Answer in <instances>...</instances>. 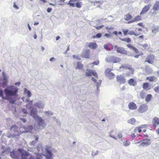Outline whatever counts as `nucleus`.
I'll use <instances>...</instances> for the list:
<instances>
[{"label": "nucleus", "instance_id": "50", "mask_svg": "<svg viewBox=\"0 0 159 159\" xmlns=\"http://www.w3.org/2000/svg\"><path fill=\"white\" fill-rule=\"evenodd\" d=\"M102 34L101 33H99L97 34L95 36H94V38H100L101 37Z\"/></svg>", "mask_w": 159, "mask_h": 159}, {"label": "nucleus", "instance_id": "34", "mask_svg": "<svg viewBox=\"0 0 159 159\" xmlns=\"http://www.w3.org/2000/svg\"><path fill=\"white\" fill-rule=\"evenodd\" d=\"M152 97V95L151 94H148L147 95L145 101L148 102H149L151 100Z\"/></svg>", "mask_w": 159, "mask_h": 159}, {"label": "nucleus", "instance_id": "43", "mask_svg": "<svg viewBox=\"0 0 159 159\" xmlns=\"http://www.w3.org/2000/svg\"><path fill=\"white\" fill-rule=\"evenodd\" d=\"M98 150L93 151L92 152V155L93 156H95L98 154Z\"/></svg>", "mask_w": 159, "mask_h": 159}, {"label": "nucleus", "instance_id": "23", "mask_svg": "<svg viewBox=\"0 0 159 159\" xmlns=\"http://www.w3.org/2000/svg\"><path fill=\"white\" fill-rule=\"evenodd\" d=\"M82 56L85 58H89V50L83 51L82 52Z\"/></svg>", "mask_w": 159, "mask_h": 159}, {"label": "nucleus", "instance_id": "32", "mask_svg": "<svg viewBox=\"0 0 159 159\" xmlns=\"http://www.w3.org/2000/svg\"><path fill=\"white\" fill-rule=\"evenodd\" d=\"M120 39L121 41L125 42L127 43H129L131 42V39L129 38H127L123 39L120 38Z\"/></svg>", "mask_w": 159, "mask_h": 159}, {"label": "nucleus", "instance_id": "2", "mask_svg": "<svg viewBox=\"0 0 159 159\" xmlns=\"http://www.w3.org/2000/svg\"><path fill=\"white\" fill-rule=\"evenodd\" d=\"M45 154L43 156L41 155L39 153H35L37 159H53L51 158L52 153L49 147L46 146L45 148Z\"/></svg>", "mask_w": 159, "mask_h": 159}, {"label": "nucleus", "instance_id": "63", "mask_svg": "<svg viewBox=\"0 0 159 159\" xmlns=\"http://www.w3.org/2000/svg\"><path fill=\"white\" fill-rule=\"evenodd\" d=\"M13 7L14 8H16V9H18L19 8V7L15 3H14Z\"/></svg>", "mask_w": 159, "mask_h": 159}, {"label": "nucleus", "instance_id": "64", "mask_svg": "<svg viewBox=\"0 0 159 159\" xmlns=\"http://www.w3.org/2000/svg\"><path fill=\"white\" fill-rule=\"evenodd\" d=\"M55 121L57 122V124H58L59 125H61V122H60L59 120H58L57 119H55Z\"/></svg>", "mask_w": 159, "mask_h": 159}, {"label": "nucleus", "instance_id": "9", "mask_svg": "<svg viewBox=\"0 0 159 159\" xmlns=\"http://www.w3.org/2000/svg\"><path fill=\"white\" fill-rule=\"evenodd\" d=\"M111 69L109 68L107 69L105 71V74L106 76L110 79L114 78L115 75L111 72Z\"/></svg>", "mask_w": 159, "mask_h": 159}, {"label": "nucleus", "instance_id": "33", "mask_svg": "<svg viewBox=\"0 0 159 159\" xmlns=\"http://www.w3.org/2000/svg\"><path fill=\"white\" fill-rule=\"evenodd\" d=\"M132 18V16L129 14H127L125 17V20L126 21H128Z\"/></svg>", "mask_w": 159, "mask_h": 159}, {"label": "nucleus", "instance_id": "22", "mask_svg": "<svg viewBox=\"0 0 159 159\" xmlns=\"http://www.w3.org/2000/svg\"><path fill=\"white\" fill-rule=\"evenodd\" d=\"M97 45L96 43H90L88 45L89 47L92 49H96L97 48Z\"/></svg>", "mask_w": 159, "mask_h": 159}, {"label": "nucleus", "instance_id": "18", "mask_svg": "<svg viewBox=\"0 0 159 159\" xmlns=\"http://www.w3.org/2000/svg\"><path fill=\"white\" fill-rule=\"evenodd\" d=\"M34 106L39 109L43 108L44 107V103L42 102L39 101L34 104Z\"/></svg>", "mask_w": 159, "mask_h": 159}, {"label": "nucleus", "instance_id": "55", "mask_svg": "<svg viewBox=\"0 0 159 159\" xmlns=\"http://www.w3.org/2000/svg\"><path fill=\"white\" fill-rule=\"evenodd\" d=\"M3 91L2 89H0V97H3Z\"/></svg>", "mask_w": 159, "mask_h": 159}, {"label": "nucleus", "instance_id": "11", "mask_svg": "<svg viewBox=\"0 0 159 159\" xmlns=\"http://www.w3.org/2000/svg\"><path fill=\"white\" fill-rule=\"evenodd\" d=\"M37 110L36 108H33L30 111V115L34 118L35 120L37 119L38 118V117H40L37 115Z\"/></svg>", "mask_w": 159, "mask_h": 159}, {"label": "nucleus", "instance_id": "52", "mask_svg": "<svg viewBox=\"0 0 159 159\" xmlns=\"http://www.w3.org/2000/svg\"><path fill=\"white\" fill-rule=\"evenodd\" d=\"M99 61H97L93 62L92 63V64L94 65H98L99 64Z\"/></svg>", "mask_w": 159, "mask_h": 159}, {"label": "nucleus", "instance_id": "26", "mask_svg": "<svg viewBox=\"0 0 159 159\" xmlns=\"http://www.w3.org/2000/svg\"><path fill=\"white\" fill-rule=\"evenodd\" d=\"M127 46L130 49H133L136 53H138L139 52L138 50L131 44H128L127 45Z\"/></svg>", "mask_w": 159, "mask_h": 159}, {"label": "nucleus", "instance_id": "17", "mask_svg": "<svg viewBox=\"0 0 159 159\" xmlns=\"http://www.w3.org/2000/svg\"><path fill=\"white\" fill-rule=\"evenodd\" d=\"M128 107L131 110H135L137 109V107L136 104L134 102L129 103Z\"/></svg>", "mask_w": 159, "mask_h": 159}, {"label": "nucleus", "instance_id": "54", "mask_svg": "<svg viewBox=\"0 0 159 159\" xmlns=\"http://www.w3.org/2000/svg\"><path fill=\"white\" fill-rule=\"evenodd\" d=\"M26 93L27 94V97H30L31 96V93L29 90H28Z\"/></svg>", "mask_w": 159, "mask_h": 159}, {"label": "nucleus", "instance_id": "3", "mask_svg": "<svg viewBox=\"0 0 159 159\" xmlns=\"http://www.w3.org/2000/svg\"><path fill=\"white\" fill-rule=\"evenodd\" d=\"M23 149H14L10 152V156L13 158L19 159L21 157Z\"/></svg>", "mask_w": 159, "mask_h": 159}, {"label": "nucleus", "instance_id": "49", "mask_svg": "<svg viewBox=\"0 0 159 159\" xmlns=\"http://www.w3.org/2000/svg\"><path fill=\"white\" fill-rule=\"evenodd\" d=\"M135 32H134L133 30H130L129 31L127 34H129L130 35H134V34Z\"/></svg>", "mask_w": 159, "mask_h": 159}, {"label": "nucleus", "instance_id": "48", "mask_svg": "<svg viewBox=\"0 0 159 159\" xmlns=\"http://www.w3.org/2000/svg\"><path fill=\"white\" fill-rule=\"evenodd\" d=\"M154 91L157 93L159 92V86H157L155 87L154 88Z\"/></svg>", "mask_w": 159, "mask_h": 159}, {"label": "nucleus", "instance_id": "58", "mask_svg": "<svg viewBox=\"0 0 159 159\" xmlns=\"http://www.w3.org/2000/svg\"><path fill=\"white\" fill-rule=\"evenodd\" d=\"M103 25H102L101 26H95V27L96 29H97L98 30H99L101 29L103 27Z\"/></svg>", "mask_w": 159, "mask_h": 159}, {"label": "nucleus", "instance_id": "46", "mask_svg": "<svg viewBox=\"0 0 159 159\" xmlns=\"http://www.w3.org/2000/svg\"><path fill=\"white\" fill-rule=\"evenodd\" d=\"M16 136V135L11 134L7 135V137L9 138H12L15 137Z\"/></svg>", "mask_w": 159, "mask_h": 159}, {"label": "nucleus", "instance_id": "27", "mask_svg": "<svg viewBox=\"0 0 159 159\" xmlns=\"http://www.w3.org/2000/svg\"><path fill=\"white\" fill-rule=\"evenodd\" d=\"M102 81V80H99L96 83V86L97 87V93H98L99 92L100 89H99V88L101 84Z\"/></svg>", "mask_w": 159, "mask_h": 159}, {"label": "nucleus", "instance_id": "60", "mask_svg": "<svg viewBox=\"0 0 159 159\" xmlns=\"http://www.w3.org/2000/svg\"><path fill=\"white\" fill-rule=\"evenodd\" d=\"M52 10L51 8H48L47 9V11L48 13H50L51 12Z\"/></svg>", "mask_w": 159, "mask_h": 159}, {"label": "nucleus", "instance_id": "40", "mask_svg": "<svg viewBox=\"0 0 159 159\" xmlns=\"http://www.w3.org/2000/svg\"><path fill=\"white\" fill-rule=\"evenodd\" d=\"M17 128L16 126L15 125H13L11 127L10 129L11 131H15L16 130V129Z\"/></svg>", "mask_w": 159, "mask_h": 159}, {"label": "nucleus", "instance_id": "39", "mask_svg": "<svg viewBox=\"0 0 159 159\" xmlns=\"http://www.w3.org/2000/svg\"><path fill=\"white\" fill-rule=\"evenodd\" d=\"M149 87V84L148 83H144L143 84V89H147Z\"/></svg>", "mask_w": 159, "mask_h": 159}, {"label": "nucleus", "instance_id": "6", "mask_svg": "<svg viewBox=\"0 0 159 159\" xmlns=\"http://www.w3.org/2000/svg\"><path fill=\"white\" fill-rule=\"evenodd\" d=\"M21 159H36L31 155L30 153L25 150H22V152L21 156Z\"/></svg>", "mask_w": 159, "mask_h": 159}, {"label": "nucleus", "instance_id": "62", "mask_svg": "<svg viewBox=\"0 0 159 159\" xmlns=\"http://www.w3.org/2000/svg\"><path fill=\"white\" fill-rule=\"evenodd\" d=\"M111 36V35L108 34H105L104 35V36L106 37L107 38Z\"/></svg>", "mask_w": 159, "mask_h": 159}, {"label": "nucleus", "instance_id": "24", "mask_svg": "<svg viewBox=\"0 0 159 159\" xmlns=\"http://www.w3.org/2000/svg\"><path fill=\"white\" fill-rule=\"evenodd\" d=\"M153 9L155 11H157L159 9V1H157L154 5Z\"/></svg>", "mask_w": 159, "mask_h": 159}, {"label": "nucleus", "instance_id": "53", "mask_svg": "<svg viewBox=\"0 0 159 159\" xmlns=\"http://www.w3.org/2000/svg\"><path fill=\"white\" fill-rule=\"evenodd\" d=\"M73 57L74 58L78 60H80V58L77 56L73 55Z\"/></svg>", "mask_w": 159, "mask_h": 159}, {"label": "nucleus", "instance_id": "1", "mask_svg": "<svg viewBox=\"0 0 159 159\" xmlns=\"http://www.w3.org/2000/svg\"><path fill=\"white\" fill-rule=\"evenodd\" d=\"M4 91L6 97L5 98L3 97L2 98L9 100L11 99L12 96H15L16 95L18 91V88L14 86H10L5 89Z\"/></svg>", "mask_w": 159, "mask_h": 159}, {"label": "nucleus", "instance_id": "16", "mask_svg": "<svg viewBox=\"0 0 159 159\" xmlns=\"http://www.w3.org/2000/svg\"><path fill=\"white\" fill-rule=\"evenodd\" d=\"M150 6V5L148 4L144 7L142 11L141 12L140 14L142 15L144 14L147 12L149 10Z\"/></svg>", "mask_w": 159, "mask_h": 159}, {"label": "nucleus", "instance_id": "28", "mask_svg": "<svg viewBox=\"0 0 159 159\" xmlns=\"http://www.w3.org/2000/svg\"><path fill=\"white\" fill-rule=\"evenodd\" d=\"M83 68V65L81 62H78L77 63V66L75 67V69H82Z\"/></svg>", "mask_w": 159, "mask_h": 159}, {"label": "nucleus", "instance_id": "38", "mask_svg": "<svg viewBox=\"0 0 159 159\" xmlns=\"http://www.w3.org/2000/svg\"><path fill=\"white\" fill-rule=\"evenodd\" d=\"M10 151V149L9 147L6 148L4 151H3L2 152V153H7L8 152H9Z\"/></svg>", "mask_w": 159, "mask_h": 159}, {"label": "nucleus", "instance_id": "61", "mask_svg": "<svg viewBox=\"0 0 159 159\" xmlns=\"http://www.w3.org/2000/svg\"><path fill=\"white\" fill-rule=\"evenodd\" d=\"M136 22L134 18L133 19H132V20H131L130 21H129L127 23L128 24H129V23H132V22Z\"/></svg>", "mask_w": 159, "mask_h": 159}, {"label": "nucleus", "instance_id": "42", "mask_svg": "<svg viewBox=\"0 0 159 159\" xmlns=\"http://www.w3.org/2000/svg\"><path fill=\"white\" fill-rule=\"evenodd\" d=\"M144 50H147L149 48V46L147 44H143V47Z\"/></svg>", "mask_w": 159, "mask_h": 159}, {"label": "nucleus", "instance_id": "15", "mask_svg": "<svg viewBox=\"0 0 159 159\" xmlns=\"http://www.w3.org/2000/svg\"><path fill=\"white\" fill-rule=\"evenodd\" d=\"M116 79L120 83L124 84L125 82V80L124 77L121 75H117Z\"/></svg>", "mask_w": 159, "mask_h": 159}, {"label": "nucleus", "instance_id": "20", "mask_svg": "<svg viewBox=\"0 0 159 159\" xmlns=\"http://www.w3.org/2000/svg\"><path fill=\"white\" fill-rule=\"evenodd\" d=\"M152 32L155 34L159 31V26H158L154 25L151 28Z\"/></svg>", "mask_w": 159, "mask_h": 159}, {"label": "nucleus", "instance_id": "19", "mask_svg": "<svg viewBox=\"0 0 159 159\" xmlns=\"http://www.w3.org/2000/svg\"><path fill=\"white\" fill-rule=\"evenodd\" d=\"M153 126L155 128L156 127V124L158 125L159 124V118L157 117H155L152 120Z\"/></svg>", "mask_w": 159, "mask_h": 159}, {"label": "nucleus", "instance_id": "51", "mask_svg": "<svg viewBox=\"0 0 159 159\" xmlns=\"http://www.w3.org/2000/svg\"><path fill=\"white\" fill-rule=\"evenodd\" d=\"M33 127L32 125H30L27 126V129L29 131L32 130L33 129Z\"/></svg>", "mask_w": 159, "mask_h": 159}, {"label": "nucleus", "instance_id": "37", "mask_svg": "<svg viewBox=\"0 0 159 159\" xmlns=\"http://www.w3.org/2000/svg\"><path fill=\"white\" fill-rule=\"evenodd\" d=\"M130 142L128 140L123 142V144L124 146L125 147H127L129 146L130 144Z\"/></svg>", "mask_w": 159, "mask_h": 159}, {"label": "nucleus", "instance_id": "45", "mask_svg": "<svg viewBox=\"0 0 159 159\" xmlns=\"http://www.w3.org/2000/svg\"><path fill=\"white\" fill-rule=\"evenodd\" d=\"M134 19L136 21H139L141 19V18L140 16H138L134 18Z\"/></svg>", "mask_w": 159, "mask_h": 159}, {"label": "nucleus", "instance_id": "31", "mask_svg": "<svg viewBox=\"0 0 159 159\" xmlns=\"http://www.w3.org/2000/svg\"><path fill=\"white\" fill-rule=\"evenodd\" d=\"M146 79L150 82L155 81L156 80V78L154 76L151 77H147Z\"/></svg>", "mask_w": 159, "mask_h": 159}, {"label": "nucleus", "instance_id": "29", "mask_svg": "<svg viewBox=\"0 0 159 159\" xmlns=\"http://www.w3.org/2000/svg\"><path fill=\"white\" fill-rule=\"evenodd\" d=\"M76 1H77L76 0H70L69 2L67 3L70 7H74L75 5L74 2Z\"/></svg>", "mask_w": 159, "mask_h": 159}, {"label": "nucleus", "instance_id": "25", "mask_svg": "<svg viewBox=\"0 0 159 159\" xmlns=\"http://www.w3.org/2000/svg\"><path fill=\"white\" fill-rule=\"evenodd\" d=\"M128 84L131 86H135L137 84V83L136 81L133 79H131L128 80Z\"/></svg>", "mask_w": 159, "mask_h": 159}, {"label": "nucleus", "instance_id": "21", "mask_svg": "<svg viewBox=\"0 0 159 159\" xmlns=\"http://www.w3.org/2000/svg\"><path fill=\"white\" fill-rule=\"evenodd\" d=\"M90 2L92 3H94V5H97V7H100V4H102V2L99 1H97L96 0H90Z\"/></svg>", "mask_w": 159, "mask_h": 159}, {"label": "nucleus", "instance_id": "44", "mask_svg": "<svg viewBox=\"0 0 159 159\" xmlns=\"http://www.w3.org/2000/svg\"><path fill=\"white\" fill-rule=\"evenodd\" d=\"M140 97L142 98H143L145 97V93L143 92L142 91L140 93Z\"/></svg>", "mask_w": 159, "mask_h": 159}, {"label": "nucleus", "instance_id": "4", "mask_svg": "<svg viewBox=\"0 0 159 159\" xmlns=\"http://www.w3.org/2000/svg\"><path fill=\"white\" fill-rule=\"evenodd\" d=\"M119 68L120 69L124 68L126 70H129V71L126 73V75L128 76H130L133 74L134 70L131 66L128 64H123Z\"/></svg>", "mask_w": 159, "mask_h": 159}, {"label": "nucleus", "instance_id": "8", "mask_svg": "<svg viewBox=\"0 0 159 159\" xmlns=\"http://www.w3.org/2000/svg\"><path fill=\"white\" fill-rule=\"evenodd\" d=\"M114 48L116 50L117 53L127 55L129 56H132L130 55H128L127 51L125 50V48L122 47H118L117 45H115L114 46Z\"/></svg>", "mask_w": 159, "mask_h": 159}, {"label": "nucleus", "instance_id": "13", "mask_svg": "<svg viewBox=\"0 0 159 159\" xmlns=\"http://www.w3.org/2000/svg\"><path fill=\"white\" fill-rule=\"evenodd\" d=\"M87 72L86 73L87 76H91L92 75H93L98 79V75L95 71L93 70H89L88 69H87Z\"/></svg>", "mask_w": 159, "mask_h": 159}, {"label": "nucleus", "instance_id": "10", "mask_svg": "<svg viewBox=\"0 0 159 159\" xmlns=\"http://www.w3.org/2000/svg\"><path fill=\"white\" fill-rule=\"evenodd\" d=\"M151 142L150 139H145L141 141V142L139 145V147H145L151 144Z\"/></svg>", "mask_w": 159, "mask_h": 159}, {"label": "nucleus", "instance_id": "57", "mask_svg": "<svg viewBox=\"0 0 159 159\" xmlns=\"http://www.w3.org/2000/svg\"><path fill=\"white\" fill-rule=\"evenodd\" d=\"M112 29L113 28L111 26L109 27L108 26H107L106 27V29L107 30H112Z\"/></svg>", "mask_w": 159, "mask_h": 159}, {"label": "nucleus", "instance_id": "12", "mask_svg": "<svg viewBox=\"0 0 159 159\" xmlns=\"http://www.w3.org/2000/svg\"><path fill=\"white\" fill-rule=\"evenodd\" d=\"M154 60L153 55H148L146 58L145 62H148V63L152 64Z\"/></svg>", "mask_w": 159, "mask_h": 159}, {"label": "nucleus", "instance_id": "59", "mask_svg": "<svg viewBox=\"0 0 159 159\" xmlns=\"http://www.w3.org/2000/svg\"><path fill=\"white\" fill-rule=\"evenodd\" d=\"M7 83V80H3V81L2 83V84L3 86L6 85Z\"/></svg>", "mask_w": 159, "mask_h": 159}, {"label": "nucleus", "instance_id": "56", "mask_svg": "<svg viewBox=\"0 0 159 159\" xmlns=\"http://www.w3.org/2000/svg\"><path fill=\"white\" fill-rule=\"evenodd\" d=\"M22 111L25 114H27L28 113L27 110L25 108L22 109Z\"/></svg>", "mask_w": 159, "mask_h": 159}, {"label": "nucleus", "instance_id": "41", "mask_svg": "<svg viewBox=\"0 0 159 159\" xmlns=\"http://www.w3.org/2000/svg\"><path fill=\"white\" fill-rule=\"evenodd\" d=\"M75 6L77 7L78 8H80L82 7V5L81 4V2H77L75 3Z\"/></svg>", "mask_w": 159, "mask_h": 159}, {"label": "nucleus", "instance_id": "7", "mask_svg": "<svg viewBox=\"0 0 159 159\" xmlns=\"http://www.w3.org/2000/svg\"><path fill=\"white\" fill-rule=\"evenodd\" d=\"M105 60L106 62L116 63H119L120 62L121 59L119 57H116L114 56H111L106 57Z\"/></svg>", "mask_w": 159, "mask_h": 159}, {"label": "nucleus", "instance_id": "36", "mask_svg": "<svg viewBox=\"0 0 159 159\" xmlns=\"http://www.w3.org/2000/svg\"><path fill=\"white\" fill-rule=\"evenodd\" d=\"M135 122V120L134 118H132L129 119L128 120V123H130L132 125H134Z\"/></svg>", "mask_w": 159, "mask_h": 159}, {"label": "nucleus", "instance_id": "35", "mask_svg": "<svg viewBox=\"0 0 159 159\" xmlns=\"http://www.w3.org/2000/svg\"><path fill=\"white\" fill-rule=\"evenodd\" d=\"M44 113L46 114L47 116H49L53 115V113L50 111H45L44 112Z\"/></svg>", "mask_w": 159, "mask_h": 159}, {"label": "nucleus", "instance_id": "47", "mask_svg": "<svg viewBox=\"0 0 159 159\" xmlns=\"http://www.w3.org/2000/svg\"><path fill=\"white\" fill-rule=\"evenodd\" d=\"M129 30H123L122 31L125 35H126L128 33Z\"/></svg>", "mask_w": 159, "mask_h": 159}, {"label": "nucleus", "instance_id": "30", "mask_svg": "<svg viewBox=\"0 0 159 159\" xmlns=\"http://www.w3.org/2000/svg\"><path fill=\"white\" fill-rule=\"evenodd\" d=\"M39 137H36L35 140L32 141L31 143H30V144L31 146H35V144L37 143V142L38 141Z\"/></svg>", "mask_w": 159, "mask_h": 159}, {"label": "nucleus", "instance_id": "5", "mask_svg": "<svg viewBox=\"0 0 159 159\" xmlns=\"http://www.w3.org/2000/svg\"><path fill=\"white\" fill-rule=\"evenodd\" d=\"M35 120L38 121L39 129H43L46 127V124L44 122V120L40 116L38 117V118Z\"/></svg>", "mask_w": 159, "mask_h": 159}, {"label": "nucleus", "instance_id": "14", "mask_svg": "<svg viewBox=\"0 0 159 159\" xmlns=\"http://www.w3.org/2000/svg\"><path fill=\"white\" fill-rule=\"evenodd\" d=\"M147 109V106L146 105L142 104L140 106L138 111L140 113H143L146 111Z\"/></svg>", "mask_w": 159, "mask_h": 159}]
</instances>
